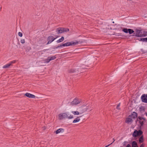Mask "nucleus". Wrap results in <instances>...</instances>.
Returning a JSON list of instances; mask_svg holds the SVG:
<instances>
[{"mask_svg": "<svg viewBox=\"0 0 147 147\" xmlns=\"http://www.w3.org/2000/svg\"><path fill=\"white\" fill-rule=\"evenodd\" d=\"M143 134V132L140 130L138 131V136L141 135Z\"/></svg>", "mask_w": 147, "mask_h": 147, "instance_id": "nucleus-25", "label": "nucleus"}, {"mask_svg": "<svg viewBox=\"0 0 147 147\" xmlns=\"http://www.w3.org/2000/svg\"><path fill=\"white\" fill-rule=\"evenodd\" d=\"M20 42L21 43L23 44L25 42V40L24 39H22L21 40Z\"/></svg>", "mask_w": 147, "mask_h": 147, "instance_id": "nucleus-34", "label": "nucleus"}, {"mask_svg": "<svg viewBox=\"0 0 147 147\" xmlns=\"http://www.w3.org/2000/svg\"><path fill=\"white\" fill-rule=\"evenodd\" d=\"M60 47H62V46H61V45H60L58 46H57L56 47H54L53 48V49H57L59 48Z\"/></svg>", "mask_w": 147, "mask_h": 147, "instance_id": "nucleus-31", "label": "nucleus"}, {"mask_svg": "<svg viewBox=\"0 0 147 147\" xmlns=\"http://www.w3.org/2000/svg\"><path fill=\"white\" fill-rule=\"evenodd\" d=\"M138 116L137 113L135 112H133L131 115H129V117H131L132 119H135Z\"/></svg>", "mask_w": 147, "mask_h": 147, "instance_id": "nucleus-8", "label": "nucleus"}, {"mask_svg": "<svg viewBox=\"0 0 147 147\" xmlns=\"http://www.w3.org/2000/svg\"><path fill=\"white\" fill-rule=\"evenodd\" d=\"M25 95L27 97L30 98H34L35 97V96L28 93H26Z\"/></svg>", "mask_w": 147, "mask_h": 147, "instance_id": "nucleus-10", "label": "nucleus"}, {"mask_svg": "<svg viewBox=\"0 0 147 147\" xmlns=\"http://www.w3.org/2000/svg\"><path fill=\"white\" fill-rule=\"evenodd\" d=\"M81 101V100L77 98L74 99L73 101L71 102L70 105H77L80 103Z\"/></svg>", "mask_w": 147, "mask_h": 147, "instance_id": "nucleus-4", "label": "nucleus"}, {"mask_svg": "<svg viewBox=\"0 0 147 147\" xmlns=\"http://www.w3.org/2000/svg\"><path fill=\"white\" fill-rule=\"evenodd\" d=\"M69 31V29L66 28L59 27L57 28L56 32L57 34H61Z\"/></svg>", "mask_w": 147, "mask_h": 147, "instance_id": "nucleus-2", "label": "nucleus"}, {"mask_svg": "<svg viewBox=\"0 0 147 147\" xmlns=\"http://www.w3.org/2000/svg\"><path fill=\"white\" fill-rule=\"evenodd\" d=\"M57 38V37H56V38L52 36H49L47 38L48 42L47 43V45L51 43L52 42H53L55 39Z\"/></svg>", "mask_w": 147, "mask_h": 147, "instance_id": "nucleus-5", "label": "nucleus"}, {"mask_svg": "<svg viewBox=\"0 0 147 147\" xmlns=\"http://www.w3.org/2000/svg\"><path fill=\"white\" fill-rule=\"evenodd\" d=\"M11 66V64L8 63L3 66V68H8Z\"/></svg>", "mask_w": 147, "mask_h": 147, "instance_id": "nucleus-20", "label": "nucleus"}, {"mask_svg": "<svg viewBox=\"0 0 147 147\" xmlns=\"http://www.w3.org/2000/svg\"><path fill=\"white\" fill-rule=\"evenodd\" d=\"M18 35L20 37H22V34L21 32H19L18 33Z\"/></svg>", "mask_w": 147, "mask_h": 147, "instance_id": "nucleus-36", "label": "nucleus"}, {"mask_svg": "<svg viewBox=\"0 0 147 147\" xmlns=\"http://www.w3.org/2000/svg\"><path fill=\"white\" fill-rule=\"evenodd\" d=\"M72 113L74 115H79L80 113L78 111H72Z\"/></svg>", "mask_w": 147, "mask_h": 147, "instance_id": "nucleus-23", "label": "nucleus"}, {"mask_svg": "<svg viewBox=\"0 0 147 147\" xmlns=\"http://www.w3.org/2000/svg\"><path fill=\"white\" fill-rule=\"evenodd\" d=\"M16 62V61L13 60V61H11L9 63L11 64V65L12 64L15 63Z\"/></svg>", "mask_w": 147, "mask_h": 147, "instance_id": "nucleus-35", "label": "nucleus"}, {"mask_svg": "<svg viewBox=\"0 0 147 147\" xmlns=\"http://www.w3.org/2000/svg\"><path fill=\"white\" fill-rule=\"evenodd\" d=\"M59 117L60 119H63L67 118L69 119H71L74 118L73 115H71L68 113H64L60 114L59 115Z\"/></svg>", "mask_w": 147, "mask_h": 147, "instance_id": "nucleus-1", "label": "nucleus"}, {"mask_svg": "<svg viewBox=\"0 0 147 147\" xmlns=\"http://www.w3.org/2000/svg\"><path fill=\"white\" fill-rule=\"evenodd\" d=\"M146 116H147V113H146Z\"/></svg>", "mask_w": 147, "mask_h": 147, "instance_id": "nucleus-41", "label": "nucleus"}, {"mask_svg": "<svg viewBox=\"0 0 147 147\" xmlns=\"http://www.w3.org/2000/svg\"><path fill=\"white\" fill-rule=\"evenodd\" d=\"M85 107V106H82L81 108L82 109V110L81 111L80 114H81L84 112L86 111L87 110V108H84V107Z\"/></svg>", "mask_w": 147, "mask_h": 147, "instance_id": "nucleus-11", "label": "nucleus"}, {"mask_svg": "<svg viewBox=\"0 0 147 147\" xmlns=\"http://www.w3.org/2000/svg\"><path fill=\"white\" fill-rule=\"evenodd\" d=\"M134 32V31L133 30L131 29H128V32H129V34H131L133 33Z\"/></svg>", "mask_w": 147, "mask_h": 147, "instance_id": "nucleus-24", "label": "nucleus"}, {"mask_svg": "<svg viewBox=\"0 0 147 147\" xmlns=\"http://www.w3.org/2000/svg\"><path fill=\"white\" fill-rule=\"evenodd\" d=\"M128 29L124 28L122 30V31L125 33H128Z\"/></svg>", "mask_w": 147, "mask_h": 147, "instance_id": "nucleus-27", "label": "nucleus"}, {"mask_svg": "<svg viewBox=\"0 0 147 147\" xmlns=\"http://www.w3.org/2000/svg\"><path fill=\"white\" fill-rule=\"evenodd\" d=\"M84 42V41H83V40H79L78 41H77L76 42H73V43H75L74 44V45H75Z\"/></svg>", "mask_w": 147, "mask_h": 147, "instance_id": "nucleus-19", "label": "nucleus"}, {"mask_svg": "<svg viewBox=\"0 0 147 147\" xmlns=\"http://www.w3.org/2000/svg\"><path fill=\"white\" fill-rule=\"evenodd\" d=\"M49 57L51 61L53 60L56 58V57L54 56L51 57Z\"/></svg>", "mask_w": 147, "mask_h": 147, "instance_id": "nucleus-26", "label": "nucleus"}, {"mask_svg": "<svg viewBox=\"0 0 147 147\" xmlns=\"http://www.w3.org/2000/svg\"><path fill=\"white\" fill-rule=\"evenodd\" d=\"M136 33H134V34H135V35L138 37H143L145 36L146 35H144L142 34L141 30L136 29Z\"/></svg>", "mask_w": 147, "mask_h": 147, "instance_id": "nucleus-3", "label": "nucleus"}, {"mask_svg": "<svg viewBox=\"0 0 147 147\" xmlns=\"http://www.w3.org/2000/svg\"><path fill=\"white\" fill-rule=\"evenodd\" d=\"M132 147H138L136 141H134L132 142Z\"/></svg>", "mask_w": 147, "mask_h": 147, "instance_id": "nucleus-14", "label": "nucleus"}, {"mask_svg": "<svg viewBox=\"0 0 147 147\" xmlns=\"http://www.w3.org/2000/svg\"><path fill=\"white\" fill-rule=\"evenodd\" d=\"M74 44L75 43H73V42H67L64 44H62L61 45V46L62 47H64L65 46L67 47L70 46L74 45Z\"/></svg>", "mask_w": 147, "mask_h": 147, "instance_id": "nucleus-7", "label": "nucleus"}, {"mask_svg": "<svg viewBox=\"0 0 147 147\" xmlns=\"http://www.w3.org/2000/svg\"><path fill=\"white\" fill-rule=\"evenodd\" d=\"M122 147V146H121V147Z\"/></svg>", "mask_w": 147, "mask_h": 147, "instance_id": "nucleus-42", "label": "nucleus"}, {"mask_svg": "<svg viewBox=\"0 0 147 147\" xmlns=\"http://www.w3.org/2000/svg\"><path fill=\"white\" fill-rule=\"evenodd\" d=\"M139 40L143 42H147V38H140L139 39Z\"/></svg>", "mask_w": 147, "mask_h": 147, "instance_id": "nucleus-21", "label": "nucleus"}, {"mask_svg": "<svg viewBox=\"0 0 147 147\" xmlns=\"http://www.w3.org/2000/svg\"><path fill=\"white\" fill-rule=\"evenodd\" d=\"M144 142V138L143 136H142L139 138V142L140 143H142Z\"/></svg>", "mask_w": 147, "mask_h": 147, "instance_id": "nucleus-18", "label": "nucleus"}, {"mask_svg": "<svg viewBox=\"0 0 147 147\" xmlns=\"http://www.w3.org/2000/svg\"><path fill=\"white\" fill-rule=\"evenodd\" d=\"M144 144H141L140 146V147H144Z\"/></svg>", "mask_w": 147, "mask_h": 147, "instance_id": "nucleus-38", "label": "nucleus"}, {"mask_svg": "<svg viewBox=\"0 0 147 147\" xmlns=\"http://www.w3.org/2000/svg\"><path fill=\"white\" fill-rule=\"evenodd\" d=\"M64 40V37L63 36H62L61 38L57 40V42L58 43H60L63 41Z\"/></svg>", "mask_w": 147, "mask_h": 147, "instance_id": "nucleus-17", "label": "nucleus"}, {"mask_svg": "<svg viewBox=\"0 0 147 147\" xmlns=\"http://www.w3.org/2000/svg\"><path fill=\"white\" fill-rule=\"evenodd\" d=\"M1 8H2V7H0V11L1 10Z\"/></svg>", "mask_w": 147, "mask_h": 147, "instance_id": "nucleus-40", "label": "nucleus"}, {"mask_svg": "<svg viewBox=\"0 0 147 147\" xmlns=\"http://www.w3.org/2000/svg\"><path fill=\"white\" fill-rule=\"evenodd\" d=\"M50 61H51V60H50V59L49 58V57H48L47 59L46 60V61L47 63H49Z\"/></svg>", "mask_w": 147, "mask_h": 147, "instance_id": "nucleus-33", "label": "nucleus"}, {"mask_svg": "<svg viewBox=\"0 0 147 147\" xmlns=\"http://www.w3.org/2000/svg\"><path fill=\"white\" fill-rule=\"evenodd\" d=\"M138 119L140 120V121H141L142 119L144 121H145L146 120L145 118L140 116L138 117Z\"/></svg>", "mask_w": 147, "mask_h": 147, "instance_id": "nucleus-28", "label": "nucleus"}, {"mask_svg": "<svg viewBox=\"0 0 147 147\" xmlns=\"http://www.w3.org/2000/svg\"><path fill=\"white\" fill-rule=\"evenodd\" d=\"M120 106V103H119V104H118L117 105V107H116V108L118 110H120V108L119 107Z\"/></svg>", "mask_w": 147, "mask_h": 147, "instance_id": "nucleus-32", "label": "nucleus"}, {"mask_svg": "<svg viewBox=\"0 0 147 147\" xmlns=\"http://www.w3.org/2000/svg\"><path fill=\"white\" fill-rule=\"evenodd\" d=\"M64 131V129L63 128H60L58 129L56 131L55 133L56 134H57L60 133L61 132H63Z\"/></svg>", "mask_w": 147, "mask_h": 147, "instance_id": "nucleus-12", "label": "nucleus"}, {"mask_svg": "<svg viewBox=\"0 0 147 147\" xmlns=\"http://www.w3.org/2000/svg\"><path fill=\"white\" fill-rule=\"evenodd\" d=\"M113 140H114L113 141V142L112 143H111V144H109V145H108L107 146H106L105 147H108V146H110V145H111V144H112V143H113L114 142V141H115V140H114V138H113Z\"/></svg>", "mask_w": 147, "mask_h": 147, "instance_id": "nucleus-37", "label": "nucleus"}, {"mask_svg": "<svg viewBox=\"0 0 147 147\" xmlns=\"http://www.w3.org/2000/svg\"><path fill=\"white\" fill-rule=\"evenodd\" d=\"M132 136L134 137H136L138 136V131L135 130L132 134Z\"/></svg>", "mask_w": 147, "mask_h": 147, "instance_id": "nucleus-15", "label": "nucleus"}, {"mask_svg": "<svg viewBox=\"0 0 147 147\" xmlns=\"http://www.w3.org/2000/svg\"><path fill=\"white\" fill-rule=\"evenodd\" d=\"M141 99L142 102L147 103V94H143L141 96Z\"/></svg>", "mask_w": 147, "mask_h": 147, "instance_id": "nucleus-6", "label": "nucleus"}, {"mask_svg": "<svg viewBox=\"0 0 147 147\" xmlns=\"http://www.w3.org/2000/svg\"><path fill=\"white\" fill-rule=\"evenodd\" d=\"M132 118L130 117H129V116L126 119L125 122L128 124H129L130 123H131L133 121Z\"/></svg>", "mask_w": 147, "mask_h": 147, "instance_id": "nucleus-9", "label": "nucleus"}, {"mask_svg": "<svg viewBox=\"0 0 147 147\" xmlns=\"http://www.w3.org/2000/svg\"><path fill=\"white\" fill-rule=\"evenodd\" d=\"M139 122L141 126H143L144 123L143 121H139Z\"/></svg>", "mask_w": 147, "mask_h": 147, "instance_id": "nucleus-29", "label": "nucleus"}, {"mask_svg": "<svg viewBox=\"0 0 147 147\" xmlns=\"http://www.w3.org/2000/svg\"><path fill=\"white\" fill-rule=\"evenodd\" d=\"M81 117L82 116H80V117H77L74 120H73V123H76L79 122L80 120V117Z\"/></svg>", "mask_w": 147, "mask_h": 147, "instance_id": "nucleus-13", "label": "nucleus"}, {"mask_svg": "<svg viewBox=\"0 0 147 147\" xmlns=\"http://www.w3.org/2000/svg\"><path fill=\"white\" fill-rule=\"evenodd\" d=\"M76 69H71L68 70V72L69 73H74L76 72Z\"/></svg>", "mask_w": 147, "mask_h": 147, "instance_id": "nucleus-16", "label": "nucleus"}, {"mask_svg": "<svg viewBox=\"0 0 147 147\" xmlns=\"http://www.w3.org/2000/svg\"><path fill=\"white\" fill-rule=\"evenodd\" d=\"M126 147H131V146L129 144H127Z\"/></svg>", "mask_w": 147, "mask_h": 147, "instance_id": "nucleus-39", "label": "nucleus"}, {"mask_svg": "<svg viewBox=\"0 0 147 147\" xmlns=\"http://www.w3.org/2000/svg\"><path fill=\"white\" fill-rule=\"evenodd\" d=\"M140 110L141 113H143L145 111L144 107H141L140 108Z\"/></svg>", "mask_w": 147, "mask_h": 147, "instance_id": "nucleus-22", "label": "nucleus"}, {"mask_svg": "<svg viewBox=\"0 0 147 147\" xmlns=\"http://www.w3.org/2000/svg\"><path fill=\"white\" fill-rule=\"evenodd\" d=\"M141 51L143 54H145L147 52L146 51L144 50L143 49H141Z\"/></svg>", "mask_w": 147, "mask_h": 147, "instance_id": "nucleus-30", "label": "nucleus"}]
</instances>
